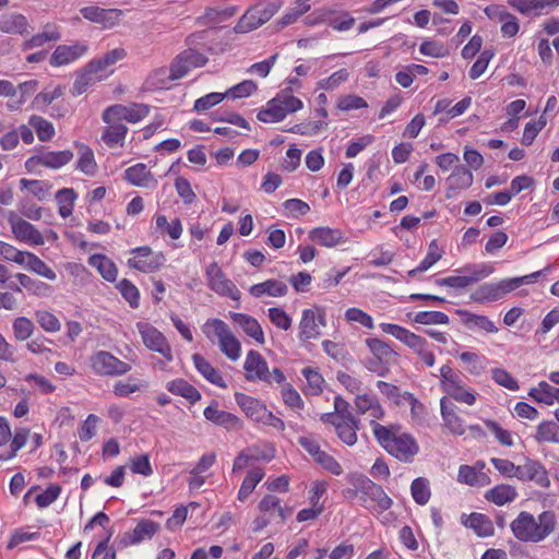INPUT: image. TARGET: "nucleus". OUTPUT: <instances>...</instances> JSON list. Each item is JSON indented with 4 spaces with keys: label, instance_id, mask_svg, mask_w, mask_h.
Listing matches in <instances>:
<instances>
[{
    "label": "nucleus",
    "instance_id": "obj_1",
    "mask_svg": "<svg viewBox=\"0 0 559 559\" xmlns=\"http://www.w3.org/2000/svg\"><path fill=\"white\" fill-rule=\"evenodd\" d=\"M557 520L552 511H544L537 518L522 511L511 522L510 528L514 537L524 543H539L546 539L556 528Z\"/></svg>",
    "mask_w": 559,
    "mask_h": 559
},
{
    "label": "nucleus",
    "instance_id": "obj_2",
    "mask_svg": "<svg viewBox=\"0 0 559 559\" xmlns=\"http://www.w3.org/2000/svg\"><path fill=\"white\" fill-rule=\"evenodd\" d=\"M372 431L380 445L401 462H413L419 452L415 438L409 433L401 432L397 426L385 427L372 423Z\"/></svg>",
    "mask_w": 559,
    "mask_h": 559
},
{
    "label": "nucleus",
    "instance_id": "obj_3",
    "mask_svg": "<svg viewBox=\"0 0 559 559\" xmlns=\"http://www.w3.org/2000/svg\"><path fill=\"white\" fill-rule=\"evenodd\" d=\"M350 481L355 489H349L347 492L350 497L359 496V500L365 508L378 513H382L391 508L392 499L380 485H377L364 475H353Z\"/></svg>",
    "mask_w": 559,
    "mask_h": 559
},
{
    "label": "nucleus",
    "instance_id": "obj_4",
    "mask_svg": "<svg viewBox=\"0 0 559 559\" xmlns=\"http://www.w3.org/2000/svg\"><path fill=\"white\" fill-rule=\"evenodd\" d=\"M302 107V102L293 95V90L289 86L267 102L266 107L258 114V119L266 123L278 122L288 114L296 112Z\"/></svg>",
    "mask_w": 559,
    "mask_h": 559
},
{
    "label": "nucleus",
    "instance_id": "obj_5",
    "mask_svg": "<svg viewBox=\"0 0 559 559\" xmlns=\"http://www.w3.org/2000/svg\"><path fill=\"white\" fill-rule=\"evenodd\" d=\"M207 338L217 341L221 352L230 360L236 361L240 357L241 344L230 331L229 326L219 319L206 322L204 330Z\"/></svg>",
    "mask_w": 559,
    "mask_h": 559
},
{
    "label": "nucleus",
    "instance_id": "obj_6",
    "mask_svg": "<svg viewBox=\"0 0 559 559\" xmlns=\"http://www.w3.org/2000/svg\"><path fill=\"white\" fill-rule=\"evenodd\" d=\"M92 370L103 377H119L128 373L131 366L107 350H98L90 357Z\"/></svg>",
    "mask_w": 559,
    "mask_h": 559
},
{
    "label": "nucleus",
    "instance_id": "obj_7",
    "mask_svg": "<svg viewBox=\"0 0 559 559\" xmlns=\"http://www.w3.org/2000/svg\"><path fill=\"white\" fill-rule=\"evenodd\" d=\"M207 286L218 295L239 300L240 292L236 285L226 277L217 262H212L205 270Z\"/></svg>",
    "mask_w": 559,
    "mask_h": 559
},
{
    "label": "nucleus",
    "instance_id": "obj_8",
    "mask_svg": "<svg viewBox=\"0 0 559 559\" xmlns=\"http://www.w3.org/2000/svg\"><path fill=\"white\" fill-rule=\"evenodd\" d=\"M136 329L148 349L159 353L168 361L173 360L170 345L162 332L147 322H138Z\"/></svg>",
    "mask_w": 559,
    "mask_h": 559
},
{
    "label": "nucleus",
    "instance_id": "obj_9",
    "mask_svg": "<svg viewBox=\"0 0 559 559\" xmlns=\"http://www.w3.org/2000/svg\"><path fill=\"white\" fill-rule=\"evenodd\" d=\"M133 258L128 260V265L144 273L157 271L165 262L162 252H153L150 247H139L131 250Z\"/></svg>",
    "mask_w": 559,
    "mask_h": 559
},
{
    "label": "nucleus",
    "instance_id": "obj_10",
    "mask_svg": "<svg viewBox=\"0 0 559 559\" xmlns=\"http://www.w3.org/2000/svg\"><path fill=\"white\" fill-rule=\"evenodd\" d=\"M73 158V153L69 150L64 151H40L31 156L25 162V167L28 170L35 169L37 166L57 169L67 165Z\"/></svg>",
    "mask_w": 559,
    "mask_h": 559
},
{
    "label": "nucleus",
    "instance_id": "obj_11",
    "mask_svg": "<svg viewBox=\"0 0 559 559\" xmlns=\"http://www.w3.org/2000/svg\"><path fill=\"white\" fill-rule=\"evenodd\" d=\"M321 325H325L324 311L317 307L305 309L299 323V338L304 342L318 338Z\"/></svg>",
    "mask_w": 559,
    "mask_h": 559
},
{
    "label": "nucleus",
    "instance_id": "obj_12",
    "mask_svg": "<svg viewBox=\"0 0 559 559\" xmlns=\"http://www.w3.org/2000/svg\"><path fill=\"white\" fill-rule=\"evenodd\" d=\"M159 530V524L147 519L139 521L132 532H127L117 543L118 548H126L152 538Z\"/></svg>",
    "mask_w": 559,
    "mask_h": 559
},
{
    "label": "nucleus",
    "instance_id": "obj_13",
    "mask_svg": "<svg viewBox=\"0 0 559 559\" xmlns=\"http://www.w3.org/2000/svg\"><path fill=\"white\" fill-rule=\"evenodd\" d=\"M380 328L384 333L390 334L400 342L404 343L407 347L413 349L415 354L418 350H420L424 346H428V342L426 338L411 332L409 330L401 325L392 323H381Z\"/></svg>",
    "mask_w": 559,
    "mask_h": 559
},
{
    "label": "nucleus",
    "instance_id": "obj_14",
    "mask_svg": "<svg viewBox=\"0 0 559 559\" xmlns=\"http://www.w3.org/2000/svg\"><path fill=\"white\" fill-rule=\"evenodd\" d=\"M80 12L84 19L102 24L106 28L114 27L122 15V11L119 9H103L99 7H84Z\"/></svg>",
    "mask_w": 559,
    "mask_h": 559
},
{
    "label": "nucleus",
    "instance_id": "obj_15",
    "mask_svg": "<svg viewBox=\"0 0 559 559\" xmlns=\"http://www.w3.org/2000/svg\"><path fill=\"white\" fill-rule=\"evenodd\" d=\"M87 49V45L80 41L71 45H59L51 55L50 64L52 67L69 64L82 57Z\"/></svg>",
    "mask_w": 559,
    "mask_h": 559
},
{
    "label": "nucleus",
    "instance_id": "obj_16",
    "mask_svg": "<svg viewBox=\"0 0 559 559\" xmlns=\"http://www.w3.org/2000/svg\"><path fill=\"white\" fill-rule=\"evenodd\" d=\"M243 369L246 370V378L249 381L261 380L271 382L266 360L255 350H250L247 354Z\"/></svg>",
    "mask_w": 559,
    "mask_h": 559
},
{
    "label": "nucleus",
    "instance_id": "obj_17",
    "mask_svg": "<svg viewBox=\"0 0 559 559\" xmlns=\"http://www.w3.org/2000/svg\"><path fill=\"white\" fill-rule=\"evenodd\" d=\"M9 222L12 233L17 240L28 242L33 246L44 245L45 241L40 231L27 221L11 216Z\"/></svg>",
    "mask_w": 559,
    "mask_h": 559
},
{
    "label": "nucleus",
    "instance_id": "obj_18",
    "mask_svg": "<svg viewBox=\"0 0 559 559\" xmlns=\"http://www.w3.org/2000/svg\"><path fill=\"white\" fill-rule=\"evenodd\" d=\"M203 414L207 420L226 429L239 430L242 428V420L231 413L219 409L217 403L207 406Z\"/></svg>",
    "mask_w": 559,
    "mask_h": 559
},
{
    "label": "nucleus",
    "instance_id": "obj_19",
    "mask_svg": "<svg viewBox=\"0 0 559 559\" xmlns=\"http://www.w3.org/2000/svg\"><path fill=\"white\" fill-rule=\"evenodd\" d=\"M518 479L535 481L538 486L545 488L550 485L546 468L538 461L528 459L523 465H520Z\"/></svg>",
    "mask_w": 559,
    "mask_h": 559
},
{
    "label": "nucleus",
    "instance_id": "obj_20",
    "mask_svg": "<svg viewBox=\"0 0 559 559\" xmlns=\"http://www.w3.org/2000/svg\"><path fill=\"white\" fill-rule=\"evenodd\" d=\"M338 438L347 445H354L357 442V430L359 429V420L354 415H345L342 420H333Z\"/></svg>",
    "mask_w": 559,
    "mask_h": 559
},
{
    "label": "nucleus",
    "instance_id": "obj_21",
    "mask_svg": "<svg viewBox=\"0 0 559 559\" xmlns=\"http://www.w3.org/2000/svg\"><path fill=\"white\" fill-rule=\"evenodd\" d=\"M235 400L248 418L260 423L266 412V406L257 399L243 393H236Z\"/></svg>",
    "mask_w": 559,
    "mask_h": 559
},
{
    "label": "nucleus",
    "instance_id": "obj_22",
    "mask_svg": "<svg viewBox=\"0 0 559 559\" xmlns=\"http://www.w3.org/2000/svg\"><path fill=\"white\" fill-rule=\"evenodd\" d=\"M447 182V197L451 198L456 191L465 190L472 186L473 174L464 166H455L452 174L448 177Z\"/></svg>",
    "mask_w": 559,
    "mask_h": 559
},
{
    "label": "nucleus",
    "instance_id": "obj_23",
    "mask_svg": "<svg viewBox=\"0 0 559 559\" xmlns=\"http://www.w3.org/2000/svg\"><path fill=\"white\" fill-rule=\"evenodd\" d=\"M124 178L133 186L150 188L157 181L144 164H136L126 169Z\"/></svg>",
    "mask_w": 559,
    "mask_h": 559
},
{
    "label": "nucleus",
    "instance_id": "obj_24",
    "mask_svg": "<svg viewBox=\"0 0 559 559\" xmlns=\"http://www.w3.org/2000/svg\"><path fill=\"white\" fill-rule=\"evenodd\" d=\"M355 407L358 414L368 415L371 418V424L376 419H381L384 416V409L379 401L368 394L357 395L355 399Z\"/></svg>",
    "mask_w": 559,
    "mask_h": 559
},
{
    "label": "nucleus",
    "instance_id": "obj_25",
    "mask_svg": "<svg viewBox=\"0 0 559 559\" xmlns=\"http://www.w3.org/2000/svg\"><path fill=\"white\" fill-rule=\"evenodd\" d=\"M441 416L445 427L453 433L462 436L465 432V426L462 418L456 414L455 405L449 403L447 397L441 399Z\"/></svg>",
    "mask_w": 559,
    "mask_h": 559
},
{
    "label": "nucleus",
    "instance_id": "obj_26",
    "mask_svg": "<svg viewBox=\"0 0 559 559\" xmlns=\"http://www.w3.org/2000/svg\"><path fill=\"white\" fill-rule=\"evenodd\" d=\"M231 319L237 323L243 332L252 337L259 344H264V333L260 323L251 316L245 313H230Z\"/></svg>",
    "mask_w": 559,
    "mask_h": 559
},
{
    "label": "nucleus",
    "instance_id": "obj_27",
    "mask_svg": "<svg viewBox=\"0 0 559 559\" xmlns=\"http://www.w3.org/2000/svg\"><path fill=\"white\" fill-rule=\"evenodd\" d=\"M309 238L323 247L332 248L343 242L344 235L340 229L317 227L309 231Z\"/></svg>",
    "mask_w": 559,
    "mask_h": 559
},
{
    "label": "nucleus",
    "instance_id": "obj_28",
    "mask_svg": "<svg viewBox=\"0 0 559 559\" xmlns=\"http://www.w3.org/2000/svg\"><path fill=\"white\" fill-rule=\"evenodd\" d=\"M249 292L255 298L265 294L272 297H282L287 294L288 287L281 281L267 280L263 283L252 285Z\"/></svg>",
    "mask_w": 559,
    "mask_h": 559
},
{
    "label": "nucleus",
    "instance_id": "obj_29",
    "mask_svg": "<svg viewBox=\"0 0 559 559\" xmlns=\"http://www.w3.org/2000/svg\"><path fill=\"white\" fill-rule=\"evenodd\" d=\"M106 78V74H99L97 71L90 70V62L84 68V71L80 73L72 87V95L78 96L85 93L96 82L102 81Z\"/></svg>",
    "mask_w": 559,
    "mask_h": 559
},
{
    "label": "nucleus",
    "instance_id": "obj_30",
    "mask_svg": "<svg viewBox=\"0 0 559 559\" xmlns=\"http://www.w3.org/2000/svg\"><path fill=\"white\" fill-rule=\"evenodd\" d=\"M463 524L472 530L479 537H489L495 533L491 520L481 513H472L463 521Z\"/></svg>",
    "mask_w": 559,
    "mask_h": 559
},
{
    "label": "nucleus",
    "instance_id": "obj_31",
    "mask_svg": "<svg viewBox=\"0 0 559 559\" xmlns=\"http://www.w3.org/2000/svg\"><path fill=\"white\" fill-rule=\"evenodd\" d=\"M193 364L197 370L211 383L219 386L226 388V383L218 372L203 356L200 354H194L192 356Z\"/></svg>",
    "mask_w": 559,
    "mask_h": 559
},
{
    "label": "nucleus",
    "instance_id": "obj_32",
    "mask_svg": "<svg viewBox=\"0 0 559 559\" xmlns=\"http://www.w3.org/2000/svg\"><path fill=\"white\" fill-rule=\"evenodd\" d=\"M127 56V51L124 48L118 47L108 52H106L103 57L98 59H93L90 61V70L97 71L99 74H104V72L110 66L116 62L124 59Z\"/></svg>",
    "mask_w": 559,
    "mask_h": 559
},
{
    "label": "nucleus",
    "instance_id": "obj_33",
    "mask_svg": "<svg viewBox=\"0 0 559 559\" xmlns=\"http://www.w3.org/2000/svg\"><path fill=\"white\" fill-rule=\"evenodd\" d=\"M88 264L100 273L104 280L115 282L118 275L116 264L104 254H93L88 258Z\"/></svg>",
    "mask_w": 559,
    "mask_h": 559
},
{
    "label": "nucleus",
    "instance_id": "obj_34",
    "mask_svg": "<svg viewBox=\"0 0 559 559\" xmlns=\"http://www.w3.org/2000/svg\"><path fill=\"white\" fill-rule=\"evenodd\" d=\"M516 496L518 492L514 487L502 484L488 490L485 498L497 506H503L508 502H512Z\"/></svg>",
    "mask_w": 559,
    "mask_h": 559
},
{
    "label": "nucleus",
    "instance_id": "obj_35",
    "mask_svg": "<svg viewBox=\"0 0 559 559\" xmlns=\"http://www.w3.org/2000/svg\"><path fill=\"white\" fill-rule=\"evenodd\" d=\"M107 124V128L103 131L102 134L103 141L109 147H115L117 145L122 146L128 133V128L122 123L116 122H109Z\"/></svg>",
    "mask_w": 559,
    "mask_h": 559
},
{
    "label": "nucleus",
    "instance_id": "obj_36",
    "mask_svg": "<svg viewBox=\"0 0 559 559\" xmlns=\"http://www.w3.org/2000/svg\"><path fill=\"white\" fill-rule=\"evenodd\" d=\"M28 26V21L23 14L12 13L0 24V32L23 35L27 32Z\"/></svg>",
    "mask_w": 559,
    "mask_h": 559
},
{
    "label": "nucleus",
    "instance_id": "obj_37",
    "mask_svg": "<svg viewBox=\"0 0 559 559\" xmlns=\"http://www.w3.org/2000/svg\"><path fill=\"white\" fill-rule=\"evenodd\" d=\"M460 360L465 365L467 372L479 376L487 368V359L474 352H464L459 356Z\"/></svg>",
    "mask_w": 559,
    "mask_h": 559
},
{
    "label": "nucleus",
    "instance_id": "obj_38",
    "mask_svg": "<svg viewBox=\"0 0 559 559\" xmlns=\"http://www.w3.org/2000/svg\"><path fill=\"white\" fill-rule=\"evenodd\" d=\"M167 389L169 392L180 395L191 403L201 399L200 392L183 379H177L168 383Z\"/></svg>",
    "mask_w": 559,
    "mask_h": 559
},
{
    "label": "nucleus",
    "instance_id": "obj_39",
    "mask_svg": "<svg viewBox=\"0 0 559 559\" xmlns=\"http://www.w3.org/2000/svg\"><path fill=\"white\" fill-rule=\"evenodd\" d=\"M442 254L443 250L439 248L437 240H432L428 246V252L425 259L420 262V264L417 267L411 270L408 272V275L414 277L419 272H425L429 270L435 263H437L442 258Z\"/></svg>",
    "mask_w": 559,
    "mask_h": 559
},
{
    "label": "nucleus",
    "instance_id": "obj_40",
    "mask_svg": "<svg viewBox=\"0 0 559 559\" xmlns=\"http://www.w3.org/2000/svg\"><path fill=\"white\" fill-rule=\"evenodd\" d=\"M492 272L491 267L485 265L481 269L474 271L471 275L466 276H449V287L464 288L477 281L488 276Z\"/></svg>",
    "mask_w": 559,
    "mask_h": 559
},
{
    "label": "nucleus",
    "instance_id": "obj_41",
    "mask_svg": "<svg viewBox=\"0 0 559 559\" xmlns=\"http://www.w3.org/2000/svg\"><path fill=\"white\" fill-rule=\"evenodd\" d=\"M263 477L264 472L262 468L257 467L249 471L240 486L238 499L240 501H245L252 493L255 486L262 480Z\"/></svg>",
    "mask_w": 559,
    "mask_h": 559
},
{
    "label": "nucleus",
    "instance_id": "obj_42",
    "mask_svg": "<svg viewBox=\"0 0 559 559\" xmlns=\"http://www.w3.org/2000/svg\"><path fill=\"white\" fill-rule=\"evenodd\" d=\"M22 265L47 280L55 281L57 277L56 273L34 253L27 252Z\"/></svg>",
    "mask_w": 559,
    "mask_h": 559
},
{
    "label": "nucleus",
    "instance_id": "obj_43",
    "mask_svg": "<svg viewBox=\"0 0 559 559\" xmlns=\"http://www.w3.org/2000/svg\"><path fill=\"white\" fill-rule=\"evenodd\" d=\"M366 345L371 354L380 361H389L392 357L397 355L388 343L377 337L367 338Z\"/></svg>",
    "mask_w": 559,
    "mask_h": 559
},
{
    "label": "nucleus",
    "instance_id": "obj_44",
    "mask_svg": "<svg viewBox=\"0 0 559 559\" xmlns=\"http://www.w3.org/2000/svg\"><path fill=\"white\" fill-rule=\"evenodd\" d=\"M557 391L558 388L550 385L546 381H542L536 388H532L528 394L539 403L552 405L556 401Z\"/></svg>",
    "mask_w": 559,
    "mask_h": 559
},
{
    "label": "nucleus",
    "instance_id": "obj_45",
    "mask_svg": "<svg viewBox=\"0 0 559 559\" xmlns=\"http://www.w3.org/2000/svg\"><path fill=\"white\" fill-rule=\"evenodd\" d=\"M377 388L385 397L393 401L396 405L401 404V399L408 401L413 405L417 402V400L414 397V395L408 392L401 394L400 389L392 383H388L384 381H378Z\"/></svg>",
    "mask_w": 559,
    "mask_h": 559
},
{
    "label": "nucleus",
    "instance_id": "obj_46",
    "mask_svg": "<svg viewBox=\"0 0 559 559\" xmlns=\"http://www.w3.org/2000/svg\"><path fill=\"white\" fill-rule=\"evenodd\" d=\"M473 299L478 302L495 301L501 299L502 293L498 283H485L473 294Z\"/></svg>",
    "mask_w": 559,
    "mask_h": 559
},
{
    "label": "nucleus",
    "instance_id": "obj_47",
    "mask_svg": "<svg viewBox=\"0 0 559 559\" xmlns=\"http://www.w3.org/2000/svg\"><path fill=\"white\" fill-rule=\"evenodd\" d=\"M487 476L476 471V467L462 465L459 469L457 480L469 486H483L487 484Z\"/></svg>",
    "mask_w": 559,
    "mask_h": 559
},
{
    "label": "nucleus",
    "instance_id": "obj_48",
    "mask_svg": "<svg viewBox=\"0 0 559 559\" xmlns=\"http://www.w3.org/2000/svg\"><path fill=\"white\" fill-rule=\"evenodd\" d=\"M450 397L456 402L473 405L476 402L475 393L467 389L466 385L460 380L444 391Z\"/></svg>",
    "mask_w": 559,
    "mask_h": 559
},
{
    "label": "nucleus",
    "instance_id": "obj_49",
    "mask_svg": "<svg viewBox=\"0 0 559 559\" xmlns=\"http://www.w3.org/2000/svg\"><path fill=\"white\" fill-rule=\"evenodd\" d=\"M28 124L36 131L40 141H49L55 135V128L51 122L40 116L33 115Z\"/></svg>",
    "mask_w": 559,
    "mask_h": 559
},
{
    "label": "nucleus",
    "instance_id": "obj_50",
    "mask_svg": "<svg viewBox=\"0 0 559 559\" xmlns=\"http://www.w3.org/2000/svg\"><path fill=\"white\" fill-rule=\"evenodd\" d=\"M460 314L463 316V322L469 328L477 326L488 333H495L498 331L495 323L486 316H478L467 311H460Z\"/></svg>",
    "mask_w": 559,
    "mask_h": 559
},
{
    "label": "nucleus",
    "instance_id": "obj_51",
    "mask_svg": "<svg viewBox=\"0 0 559 559\" xmlns=\"http://www.w3.org/2000/svg\"><path fill=\"white\" fill-rule=\"evenodd\" d=\"M78 168L87 176H94L96 173L97 164L94 153L85 145H81L79 148Z\"/></svg>",
    "mask_w": 559,
    "mask_h": 559
},
{
    "label": "nucleus",
    "instance_id": "obj_52",
    "mask_svg": "<svg viewBox=\"0 0 559 559\" xmlns=\"http://www.w3.org/2000/svg\"><path fill=\"white\" fill-rule=\"evenodd\" d=\"M156 228L162 234H167L174 240L179 239L182 234V226L180 219L175 218L171 222H168L165 215L156 216Z\"/></svg>",
    "mask_w": 559,
    "mask_h": 559
},
{
    "label": "nucleus",
    "instance_id": "obj_53",
    "mask_svg": "<svg viewBox=\"0 0 559 559\" xmlns=\"http://www.w3.org/2000/svg\"><path fill=\"white\" fill-rule=\"evenodd\" d=\"M413 499L420 506H425L431 496L429 481L426 478L418 477L413 480L411 486Z\"/></svg>",
    "mask_w": 559,
    "mask_h": 559
},
{
    "label": "nucleus",
    "instance_id": "obj_54",
    "mask_svg": "<svg viewBox=\"0 0 559 559\" xmlns=\"http://www.w3.org/2000/svg\"><path fill=\"white\" fill-rule=\"evenodd\" d=\"M15 276L24 288L36 296H47L50 290L49 285L41 281L34 280L26 274L17 273Z\"/></svg>",
    "mask_w": 559,
    "mask_h": 559
},
{
    "label": "nucleus",
    "instance_id": "obj_55",
    "mask_svg": "<svg viewBox=\"0 0 559 559\" xmlns=\"http://www.w3.org/2000/svg\"><path fill=\"white\" fill-rule=\"evenodd\" d=\"M35 319L43 330L49 333L60 331L61 324L58 318L47 310H37L35 312Z\"/></svg>",
    "mask_w": 559,
    "mask_h": 559
},
{
    "label": "nucleus",
    "instance_id": "obj_56",
    "mask_svg": "<svg viewBox=\"0 0 559 559\" xmlns=\"http://www.w3.org/2000/svg\"><path fill=\"white\" fill-rule=\"evenodd\" d=\"M14 336L17 341H26L35 330L34 323L26 317H19L12 324Z\"/></svg>",
    "mask_w": 559,
    "mask_h": 559
},
{
    "label": "nucleus",
    "instance_id": "obj_57",
    "mask_svg": "<svg viewBox=\"0 0 559 559\" xmlns=\"http://www.w3.org/2000/svg\"><path fill=\"white\" fill-rule=\"evenodd\" d=\"M559 427L554 421H543L538 425L535 439L538 442H557Z\"/></svg>",
    "mask_w": 559,
    "mask_h": 559
},
{
    "label": "nucleus",
    "instance_id": "obj_58",
    "mask_svg": "<svg viewBox=\"0 0 559 559\" xmlns=\"http://www.w3.org/2000/svg\"><path fill=\"white\" fill-rule=\"evenodd\" d=\"M257 13L258 11H253V9L250 8L238 21L235 27L236 31L239 33H247L263 25Z\"/></svg>",
    "mask_w": 559,
    "mask_h": 559
},
{
    "label": "nucleus",
    "instance_id": "obj_59",
    "mask_svg": "<svg viewBox=\"0 0 559 559\" xmlns=\"http://www.w3.org/2000/svg\"><path fill=\"white\" fill-rule=\"evenodd\" d=\"M414 321L419 324H448L449 317L440 311H420L415 314Z\"/></svg>",
    "mask_w": 559,
    "mask_h": 559
},
{
    "label": "nucleus",
    "instance_id": "obj_60",
    "mask_svg": "<svg viewBox=\"0 0 559 559\" xmlns=\"http://www.w3.org/2000/svg\"><path fill=\"white\" fill-rule=\"evenodd\" d=\"M117 288L132 308H138L140 299L139 289L130 281L123 278L119 282Z\"/></svg>",
    "mask_w": 559,
    "mask_h": 559
},
{
    "label": "nucleus",
    "instance_id": "obj_61",
    "mask_svg": "<svg viewBox=\"0 0 559 559\" xmlns=\"http://www.w3.org/2000/svg\"><path fill=\"white\" fill-rule=\"evenodd\" d=\"M302 374L307 380V389L310 394L317 395L322 392L324 380L317 370L307 367L302 369Z\"/></svg>",
    "mask_w": 559,
    "mask_h": 559
},
{
    "label": "nucleus",
    "instance_id": "obj_62",
    "mask_svg": "<svg viewBox=\"0 0 559 559\" xmlns=\"http://www.w3.org/2000/svg\"><path fill=\"white\" fill-rule=\"evenodd\" d=\"M20 185L22 189L29 190L39 200L45 199L50 189V185L41 180H28L23 178L20 180Z\"/></svg>",
    "mask_w": 559,
    "mask_h": 559
},
{
    "label": "nucleus",
    "instance_id": "obj_63",
    "mask_svg": "<svg viewBox=\"0 0 559 559\" xmlns=\"http://www.w3.org/2000/svg\"><path fill=\"white\" fill-rule=\"evenodd\" d=\"M349 74L346 69H341L330 75L328 79H323L318 82L319 88L325 91H333L337 88L343 82L348 79Z\"/></svg>",
    "mask_w": 559,
    "mask_h": 559
},
{
    "label": "nucleus",
    "instance_id": "obj_64",
    "mask_svg": "<svg viewBox=\"0 0 559 559\" xmlns=\"http://www.w3.org/2000/svg\"><path fill=\"white\" fill-rule=\"evenodd\" d=\"M491 376L495 382L506 389L515 391L519 389L518 381L502 368H495L491 370Z\"/></svg>",
    "mask_w": 559,
    "mask_h": 559
}]
</instances>
